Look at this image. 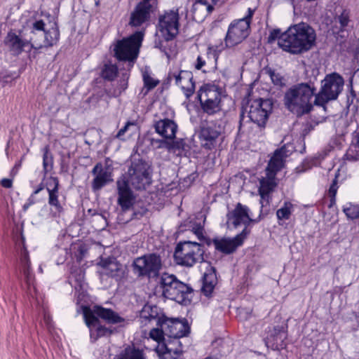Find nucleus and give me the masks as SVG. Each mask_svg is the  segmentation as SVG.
Listing matches in <instances>:
<instances>
[{
  "label": "nucleus",
  "mask_w": 359,
  "mask_h": 359,
  "mask_svg": "<svg viewBox=\"0 0 359 359\" xmlns=\"http://www.w3.org/2000/svg\"><path fill=\"white\" fill-rule=\"evenodd\" d=\"M151 182L150 168L142 161L133 162L127 174L122 175L116 182L118 203L124 210L133 204L134 196L130 185L135 189H144Z\"/></svg>",
  "instance_id": "nucleus-1"
},
{
  "label": "nucleus",
  "mask_w": 359,
  "mask_h": 359,
  "mask_svg": "<svg viewBox=\"0 0 359 359\" xmlns=\"http://www.w3.org/2000/svg\"><path fill=\"white\" fill-rule=\"evenodd\" d=\"M314 29L306 23L290 26L279 40V47L292 54H300L312 48L316 42Z\"/></svg>",
  "instance_id": "nucleus-2"
},
{
  "label": "nucleus",
  "mask_w": 359,
  "mask_h": 359,
  "mask_svg": "<svg viewBox=\"0 0 359 359\" xmlns=\"http://www.w3.org/2000/svg\"><path fill=\"white\" fill-rule=\"evenodd\" d=\"M316 88L308 83H302L290 88L285 95L286 108L297 116L308 114L313 108L311 99Z\"/></svg>",
  "instance_id": "nucleus-3"
},
{
  "label": "nucleus",
  "mask_w": 359,
  "mask_h": 359,
  "mask_svg": "<svg viewBox=\"0 0 359 359\" xmlns=\"http://www.w3.org/2000/svg\"><path fill=\"white\" fill-rule=\"evenodd\" d=\"M285 147L276 149L271 158L266 169V177L259 180V193L261 197V204L269 203V194L277 185L276 175L284 166L285 158L289 156Z\"/></svg>",
  "instance_id": "nucleus-4"
},
{
  "label": "nucleus",
  "mask_w": 359,
  "mask_h": 359,
  "mask_svg": "<svg viewBox=\"0 0 359 359\" xmlns=\"http://www.w3.org/2000/svg\"><path fill=\"white\" fill-rule=\"evenodd\" d=\"M83 318L87 326L90 329V338L94 340L106 335H109L111 332L99 325V320L95 316H98L109 323H118L123 321V318L111 309H104L95 306L92 309L84 306L83 308Z\"/></svg>",
  "instance_id": "nucleus-5"
},
{
  "label": "nucleus",
  "mask_w": 359,
  "mask_h": 359,
  "mask_svg": "<svg viewBox=\"0 0 359 359\" xmlns=\"http://www.w3.org/2000/svg\"><path fill=\"white\" fill-rule=\"evenodd\" d=\"M27 40L30 48L39 49L43 47H50L55 44L59 39V30L55 23L47 29L42 20L31 21L27 25Z\"/></svg>",
  "instance_id": "nucleus-6"
},
{
  "label": "nucleus",
  "mask_w": 359,
  "mask_h": 359,
  "mask_svg": "<svg viewBox=\"0 0 359 359\" xmlns=\"http://www.w3.org/2000/svg\"><path fill=\"white\" fill-rule=\"evenodd\" d=\"M179 15L177 12L170 11L160 16L158 28L156 34L155 47L165 52L169 57L170 55L166 51V45L169 41L172 40L179 32Z\"/></svg>",
  "instance_id": "nucleus-7"
},
{
  "label": "nucleus",
  "mask_w": 359,
  "mask_h": 359,
  "mask_svg": "<svg viewBox=\"0 0 359 359\" xmlns=\"http://www.w3.org/2000/svg\"><path fill=\"white\" fill-rule=\"evenodd\" d=\"M160 285L165 297L180 304L189 301L193 290L188 285L180 281L175 276L163 273L160 278Z\"/></svg>",
  "instance_id": "nucleus-8"
},
{
  "label": "nucleus",
  "mask_w": 359,
  "mask_h": 359,
  "mask_svg": "<svg viewBox=\"0 0 359 359\" xmlns=\"http://www.w3.org/2000/svg\"><path fill=\"white\" fill-rule=\"evenodd\" d=\"M344 85L342 76L337 73L327 75L321 81L318 93H315L314 104L325 107L330 101L336 100L341 93Z\"/></svg>",
  "instance_id": "nucleus-9"
},
{
  "label": "nucleus",
  "mask_w": 359,
  "mask_h": 359,
  "mask_svg": "<svg viewBox=\"0 0 359 359\" xmlns=\"http://www.w3.org/2000/svg\"><path fill=\"white\" fill-rule=\"evenodd\" d=\"M204 248L196 242L184 241L177 244L174 253L177 264L184 266H192L204 259Z\"/></svg>",
  "instance_id": "nucleus-10"
},
{
  "label": "nucleus",
  "mask_w": 359,
  "mask_h": 359,
  "mask_svg": "<svg viewBox=\"0 0 359 359\" xmlns=\"http://www.w3.org/2000/svg\"><path fill=\"white\" fill-rule=\"evenodd\" d=\"M271 109L272 103L269 100L259 99L251 101L243 107L241 123L251 121L258 126L264 125Z\"/></svg>",
  "instance_id": "nucleus-11"
},
{
  "label": "nucleus",
  "mask_w": 359,
  "mask_h": 359,
  "mask_svg": "<svg viewBox=\"0 0 359 359\" xmlns=\"http://www.w3.org/2000/svg\"><path fill=\"white\" fill-rule=\"evenodd\" d=\"M254 11L248 8V13L244 18L233 21L229 26L225 37L227 47H233L241 43L250 34V25Z\"/></svg>",
  "instance_id": "nucleus-12"
},
{
  "label": "nucleus",
  "mask_w": 359,
  "mask_h": 359,
  "mask_svg": "<svg viewBox=\"0 0 359 359\" xmlns=\"http://www.w3.org/2000/svg\"><path fill=\"white\" fill-rule=\"evenodd\" d=\"M143 36L142 32H137L129 37L117 41L114 49L116 57L121 60L133 62L138 55Z\"/></svg>",
  "instance_id": "nucleus-13"
},
{
  "label": "nucleus",
  "mask_w": 359,
  "mask_h": 359,
  "mask_svg": "<svg viewBox=\"0 0 359 359\" xmlns=\"http://www.w3.org/2000/svg\"><path fill=\"white\" fill-rule=\"evenodd\" d=\"M164 330L160 328H153L149 332V337L158 342L155 350L161 359H177L182 354V350L180 342L172 340L167 344L161 343L164 339Z\"/></svg>",
  "instance_id": "nucleus-14"
},
{
  "label": "nucleus",
  "mask_w": 359,
  "mask_h": 359,
  "mask_svg": "<svg viewBox=\"0 0 359 359\" xmlns=\"http://www.w3.org/2000/svg\"><path fill=\"white\" fill-rule=\"evenodd\" d=\"M161 266V259L155 253L139 257L133 263V272L137 276H145L149 278L156 277Z\"/></svg>",
  "instance_id": "nucleus-15"
},
{
  "label": "nucleus",
  "mask_w": 359,
  "mask_h": 359,
  "mask_svg": "<svg viewBox=\"0 0 359 359\" xmlns=\"http://www.w3.org/2000/svg\"><path fill=\"white\" fill-rule=\"evenodd\" d=\"M219 96L218 88L215 86L210 84L201 86L198 93V97L203 110L209 114H212L219 110Z\"/></svg>",
  "instance_id": "nucleus-16"
},
{
  "label": "nucleus",
  "mask_w": 359,
  "mask_h": 359,
  "mask_svg": "<svg viewBox=\"0 0 359 359\" xmlns=\"http://www.w3.org/2000/svg\"><path fill=\"white\" fill-rule=\"evenodd\" d=\"M168 79L174 81L180 86L187 98L190 97L195 91V83L193 81V74L186 70H175L169 72Z\"/></svg>",
  "instance_id": "nucleus-17"
},
{
  "label": "nucleus",
  "mask_w": 359,
  "mask_h": 359,
  "mask_svg": "<svg viewBox=\"0 0 359 359\" xmlns=\"http://www.w3.org/2000/svg\"><path fill=\"white\" fill-rule=\"evenodd\" d=\"M160 327L164 330L165 336L177 341H179V338L184 337L189 330L186 322L166 318L161 323Z\"/></svg>",
  "instance_id": "nucleus-18"
},
{
  "label": "nucleus",
  "mask_w": 359,
  "mask_h": 359,
  "mask_svg": "<svg viewBox=\"0 0 359 359\" xmlns=\"http://www.w3.org/2000/svg\"><path fill=\"white\" fill-rule=\"evenodd\" d=\"M4 41L6 46L13 55H19L26 48L31 49L27 40V30L22 31L19 36L15 33L9 32Z\"/></svg>",
  "instance_id": "nucleus-19"
},
{
  "label": "nucleus",
  "mask_w": 359,
  "mask_h": 359,
  "mask_svg": "<svg viewBox=\"0 0 359 359\" xmlns=\"http://www.w3.org/2000/svg\"><path fill=\"white\" fill-rule=\"evenodd\" d=\"M248 231L245 228L243 231L233 238H222L213 241L215 248L225 254L233 252L238 246L241 245Z\"/></svg>",
  "instance_id": "nucleus-20"
},
{
  "label": "nucleus",
  "mask_w": 359,
  "mask_h": 359,
  "mask_svg": "<svg viewBox=\"0 0 359 359\" xmlns=\"http://www.w3.org/2000/svg\"><path fill=\"white\" fill-rule=\"evenodd\" d=\"M151 1L142 0L137 5L135 9L131 13L130 25L137 27L148 20L153 8V6L150 3Z\"/></svg>",
  "instance_id": "nucleus-21"
},
{
  "label": "nucleus",
  "mask_w": 359,
  "mask_h": 359,
  "mask_svg": "<svg viewBox=\"0 0 359 359\" xmlns=\"http://www.w3.org/2000/svg\"><path fill=\"white\" fill-rule=\"evenodd\" d=\"M220 135V128L213 123H207L201 126L199 139L203 147L210 149Z\"/></svg>",
  "instance_id": "nucleus-22"
},
{
  "label": "nucleus",
  "mask_w": 359,
  "mask_h": 359,
  "mask_svg": "<svg viewBox=\"0 0 359 359\" xmlns=\"http://www.w3.org/2000/svg\"><path fill=\"white\" fill-rule=\"evenodd\" d=\"M94 179L92 182V188L94 191L101 189L110 182H112L111 172L102 166L101 163H97L92 170Z\"/></svg>",
  "instance_id": "nucleus-23"
},
{
  "label": "nucleus",
  "mask_w": 359,
  "mask_h": 359,
  "mask_svg": "<svg viewBox=\"0 0 359 359\" xmlns=\"http://www.w3.org/2000/svg\"><path fill=\"white\" fill-rule=\"evenodd\" d=\"M248 208L238 203L235 209L228 214L227 223L237 227L239 225H247L252 219L248 213Z\"/></svg>",
  "instance_id": "nucleus-24"
},
{
  "label": "nucleus",
  "mask_w": 359,
  "mask_h": 359,
  "mask_svg": "<svg viewBox=\"0 0 359 359\" xmlns=\"http://www.w3.org/2000/svg\"><path fill=\"white\" fill-rule=\"evenodd\" d=\"M140 318L142 324L146 325L147 321L149 323L154 321L158 326H161V323L165 318L159 307L148 304L142 309Z\"/></svg>",
  "instance_id": "nucleus-25"
},
{
  "label": "nucleus",
  "mask_w": 359,
  "mask_h": 359,
  "mask_svg": "<svg viewBox=\"0 0 359 359\" xmlns=\"http://www.w3.org/2000/svg\"><path fill=\"white\" fill-rule=\"evenodd\" d=\"M156 132L166 140H172L175 137L177 125L172 120L164 118L155 124Z\"/></svg>",
  "instance_id": "nucleus-26"
},
{
  "label": "nucleus",
  "mask_w": 359,
  "mask_h": 359,
  "mask_svg": "<svg viewBox=\"0 0 359 359\" xmlns=\"http://www.w3.org/2000/svg\"><path fill=\"white\" fill-rule=\"evenodd\" d=\"M287 334L283 328H275L274 333L268 339L272 343V346L276 349L283 348L285 346L284 343Z\"/></svg>",
  "instance_id": "nucleus-27"
},
{
  "label": "nucleus",
  "mask_w": 359,
  "mask_h": 359,
  "mask_svg": "<svg viewBox=\"0 0 359 359\" xmlns=\"http://www.w3.org/2000/svg\"><path fill=\"white\" fill-rule=\"evenodd\" d=\"M217 283V277L214 271L205 273L203 276L202 292L205 295L209 296L212 292Z\"/></svg>",
  "instance_id": "nucleus-28"
},
{
  "label": "nucleus",
  "mask_w": 359,
  "mask_h": 359,
  "mask_svg": "<svg viewBox=\"0 0 359 359\" xmlns=\"http://www.w3.org/2000/svg\"><path fill=\"white\" fill-rule=\"evenodd\" d=\"M114 359H144V358L141 351L128 346L116 355Z\"/></svg>",
  "instance_id": "nucleus-29"
},
{
  "label": "nucleus",
  "mask_w": 359,
  "mask_h": 359,
  "mask_svg": "<svg viewBox=\"0 0 359 359\" xmlns=\"http://www.w3.org/2000/svg\"><path fill=\"white\" fill-rule=\"evenodd\" d=\"M294 205L289 201H285L283 205L276 211V216L278 220L289 219L292 212Z\"/></svg>",
  "instance_id": "nucleus-30"
},
{
  "label": "nucleus",
  "mask_w": 359,
  "mask_h": 359,
  "mask_svg": "<svg viewBox=\"0 0 359 359\" xmlns=\"http://www.w3.org/2000/svg\"><path fill=\"white\" fill-rule=\"evenodd\" d=\"M58 196L59 191L48 194V204L51 207L54 208L55 213H60L63 210L62 206L59 201Z\"/></svg>",
  "instance_id": "nucleus-31"
},
{
  "label": "nucleus",
  "mask_w": 359,
  "mask_h": 359,
  "mask_svg": "<svg viewBox=\"0 0 359 359\" xmlns=\"http://www.w3.org/2000/svg\"><path fill=\"white\" fill-rule=\"evenodd\" d=\"M343 211L346 216L351 219L359 217V206L357 205L348 203L344 207Z\"/></svg>",
  "instance_id": "nucleus-32"
},
{
  "label": "nucleus",
  "mask_w": 359,
  "mask_h": 359,
  "mask_svg": "<svg viewBox=\"0 0 359 359\" xmlns=\"http://www.w3.org/2000/svg\"><path fill=\"white\" fill-rule=\"evenodd\" d=\"M137 129V126L135 122L128 121L123 128L119 130L116 135V137L122 139L123 136L127 133H129V135H132V134L136 132Z\"/></svg>",
  "instance_id": "nucleus-33"
},
{
  "label": "nucleus",
  "mask_w": 359,
  "mask_h": 359,
  "mask_svg": "<svg viewBox=\"0 0 359 359\" xmlns=\"http://www.w3.org/2000/svg\"><path fill=\"white\" fill-rule=\"evenodd\" d=\"M119 270V264L114 261L109 262L103 264V270L102 273L114 276L116 273Z\"/></svg>",
  "instance_id": "nucleus-34"
},
{
  "label": "nucleus",
  "mask_w": 359,
  "mask_h": 359,
  "mask_svg": "<svg viewBox=\"0 0 359 359\" xmlns=\"http://www.w3.org/2000/svg\"><path fill=\"white\" fill-rule=\"evenodd\" d=\"M117 75V68L113 65H105L102 72L104 79L111 81L114 80Z\"/></svg>",
  "instance_id": "nucleus-35"
},
{
  "label": "nucleus",
  "mask_w": 359,
  "mask_h": 359,
  "mask_svg": "<svg viewBox=\"0 0 359 359\" xmlns=\"http://www.w3.org/2000/svg\"><path fill=\"white\" fill-rule=\"evenodd\" d=\"M218 0H196L194 6L196 9H202L204 8L206 11L210 13L213 10L214 5Z\"/></svg>",
  "instance_id": "nucleus-36"
},
{
  "label": "nucleus",
  "mask_w": 359,
  "mask_h": 359,
  "mask_svg": "<svg viewBox=\"0 0 359 359\" xmlns=\"http://www.w3.org/2000/svg\"><path fill=\"white\" fill-rule=\"evenodd\" d=\"M44 185L48 194L59 191V180L57 177H48L45 181Z\"/></svg>",
  "instance_id": "nucleus-37"
},
{
  "label": "nucleus",
  "mask_w": 359,
  "mask_h": 359,
  "mask_svg": "<svg viewBox=\"0 0 359 359\" xmlns=\"http://www.w3.org/2000/svg\"><path fill=\"white\" fill-rule=\"evenodd\" d=\"M189 228L200 241H202L205 238L203 236V226L201 223H196L190 221Z\"/></svg>",
  "instance_id": "nucleus-38"
},
{
  "label": "nucleus",
  "mask_w": 359,
  "mask_h": 359,
  "mask_svg": "<svg viewBox=\"0 0 359 359\" xmlns=\"http://www.w3.org/2000/svg\"><path fill=\"white\" fill-rule=\"evenodd\" d=\"M335 24H339L340 30H344L348 25L349 14L346 11H344L339 15L335 18Z\"/></svg>",
  "instance_id": "nucleus-39"
},
{
  "label": "nucleus",
  "mask_w": 359,
  "mask_h": 359,
  "mask_svg": "<svg viewBox=\"0 0 359 359\" xmlns=\"http://www.w3.org/2000/svg\"><path fill=\"white\" fill-rule=\"evenodd\" d=\"M351 93L353 97L359 95V69L355 72L351 79Z\"/></svg>",
  "instance_id": "nucleus-40"
},
{
  "label": "nucleus",
  "mask_w": 359,
  "mask_h": 359,
  "mask_svg": "<svg viewBox=\"0 0 359 359\" xmlns=\"http://www.w3.org/2000/svg\"><path fill=\"white\" fill-rule=\"evenodd\" d=\"M143 81L144 86L147 87L148 90L155 88L158 83V81L154 79L146 72L143 74Z\"/></svg>",
  "instance_id": "nucleus-41"
},
{
  "label": "nucleus",
  "mask_w": 359,
  "mask_h": 359,
  "mask_svg": "<svg viewBox=\"0 0 359 359\" xmlns=\"http://www.w3.org/2000/svg\"><path fill=\"white\" fill-rule=\"evenodd\" d=\"M282 36H283V33H281L280 29H273L269 34V36L268 37V41L271 43V42L274 41L275 40H278V45L279 46V40Z\"/></svg>",
  "instance_id": "nucleus-42"
},
{
  "label": "nucleus",
  "mask_w": 359,
  "mask_h": 359,
  "mask_svg": "<svg viewBox=\"0 0 359 359\" xmlns=\"http://www.w3.org/2000/svg\"><path fill=\"white\" fill-rule=\"evenodd\" d=\"M157 142L159 143L158 146V148L166 149L168 151H172L175 147V142L172 141L170 142L168 140H158Z\"/></svg>",
  "instance_id": "nucleus-43"
},
{
  "label": "nucleus",
  "mask_w": 359,
  "mask_h": 359,
  "mask_svg": "<svg viewBox=\"0 0 359 359\" xmlns=\"http://www.w3.org/2000/svg\"><path fill=\"white\" fill-rule=\"evenodd\" d=\"M206 61H205V57L202 55H198L197 57L196 63L194 65L195 68L198 70H202L203 67L205 66Z\"/></svg>",
  "instance_id": "nucleus-44"
},
{
  "label": "nucleus",
  "mask_w": 359,
  "mask_h": 359,
  "mask_svg": "<svg viewBox=\"0 0 359 359\" xmlns=\"http://www.w3.org/2000/svg\"><path fill=\"white\" fill-rule=\"evenodd\" d=\"M270 76L271 79V81L275 85H282L283 84V78L278 74L275 72H271Z\"/></svg>",
  "instance_id": "nucleus-45"
},
{
  "label": "nucleus",
  "mask_w": 359,
  "mask_h": 359,
  "mask_svg": "<svg viewBox=\"0 0 359 359\" xmlns=\"http://www.w3.org/2000/svg\"><path fill=\"white\" fill-rule=\"evenodd\" d=\"M43 168L46 172H47L49 169L51 168V159L48 158V154L45 153L43 155Z\"/></svg>",
  "instance_id": "nucleus-46"
},
{
  "label": "nucleus",
  "mask_w": 359,
  "mask_h": 359,
  "mask_svg": "<svg viewBox=\"0 0 359 359\" xmlns=\"http://www.w3.org/2000/svg\"><path fill=\"white\" fill-rule=\"evenodd\" d=\"M35 198L33 194H32L29 198L27 199V202L23 205L22 209L24 211H26L31 205L35 203Z\"/></svg>",
  "instance_id": "nucleus-47"
},
{
  "label": "nucleus",
  "mask_w": 359,
  "mask_h": 359,
  "mask_svg": "<svg viewBox=\"0 0 359 359\" xmlns=\"http://www.w3.org/2000/svg\"><path fill=\"white\" fill-rule=\"evenodd\" d=\"M0 183L4 188H11L13 185V180L8 178H4L1 180Z\"/></svg>",
  "instance_id": "nucleus-48"
},
{
  "label": "nucleus",
  "mask_w": 359,
  "mask_h": 359,
  "mask_svg": "<svg viewBox=\"0 0 359 359\" xmlns=\"http://www.w3.org/2000/svg\"><path fill=\"white\" fill-rule=\"evenodd\" d=\"M337 188L335 182H334L333 184L330 187V189H329L330 194L332 196L334 197L336 195V193H337Z\"/></svg>",
  "instance_id": "nucleus-49"
},
{
  "label": "nucleus",
  "mask_w": 359,
  "mask_h": 359,
  "mask_svg": "<svg viewBox=\"0 0 359 359\" xmlns=\"http://www.w3.org/2000/svg\"><path fill=\"white\" fill-rule=\"evenodd\" d=\"M45 188V185L43 184H41L39 187L33 192V195L35 196L38 194L41 190H43Z\"/></svg>",
  "instance_id": "nucleus-50"
},
{
  "label": "nucleus",
  "mask_w": 359,
  "mask_h": 359,
  "mask_svg": "<svg viewBox=\"0 0 359 359\" xmlns=\"http://www.w3.org/2000/svg\"><path fill=\"white\" fill-rule=\"evenodd\" d=\"M25 260L26 262V264L27 265V269L29 268V259L27 257V256L25 257ZM25 275H28V269L25 271Z\"/></svg>",
  "instance_id": "nucleus-51"
},
{
  "label": "nucleus",
  "mask_w": 359,
  "mask_h": 359,
  "mask_svg": "<svg viewBox=\"0 0 359 359\" xmlns=\"http://www.w3.org/2000/svg\"><path fill=\"white\" fill-rule=\"evenodd\" d=\"M44 319H45V321L46 322V323L49 324V323H50V318H49V316H45Z\"/></svg>",
  "instance_id": "nucleus-52"
},
{
  "label": "nucleus",
  "mask_w": 359,
  "mask_h": 359,
  "mask_svg": "<svg viewBox=\"0 0 359 359\" xmlns=\"http://www.w3.org/2000/svg\"><path fill=\"white\" fill-rule=\"evenodd\" d=\"M205 359H217V358L212 357V356H209V357L205 358Z\"/></svg>",
  "instance_id": "nucleus-53"
},
{
  "label": "nucleus",
  "mask_w": 359,
  "mask_h": 359,
  "mask_svg": "<svg viewBox=\"0 0 359 359\" xmlns=\"http://www.w3.org/2000/svg\"><path fill=\"white\" fill-rule=\"evenodd\" d=\"M95 4H96V6H98L99 5V1H96Z\"/></svg>",
  "instance_id": "nucleus-54"
}]
</instances>
